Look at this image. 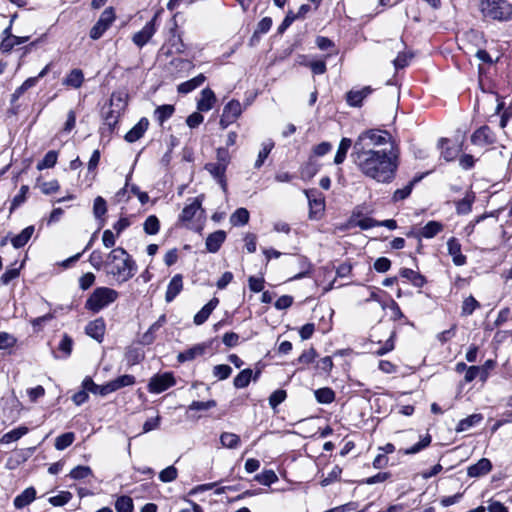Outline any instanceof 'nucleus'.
<instances>
[{
    "mask_svg": "<svg viewBox=\"0 0 512 512\" xmlns=\"http://www.w3.org/2000/svg\"><path fill=\"white\" fill-rule=\"evenodd\" d=\"M226 168L223 163H208L205 169L215 178L222 179L224 177Z\"/></svg>",
    "mask_w": 512,
    "mask_h": 512,
    "instance_id": "50",
    "label": "nucleus"
},
{
    "mask_svg": "<svg viewBox=\"0 0 512 512\" xmlns=\"http://www.w3.org/2000/svg\"><path fill=\"white\" fill-rule=\"evenodd\" d=\"M447 248L456 266H462L466 263V256L461 253V244L456 238L453 237L448 240Z\"/></svg>",
    "mask_w": 512,
    "mask_h": 512,
    "instance_id": "15",
    "label": "nucleus"
},
{
    "mask_svg": "<svg viewBox=\"0 0 512 512\" xmlns=\"http://www.w3.org/2000/svg\"><path fill=\"white\" fill-rule=\"evenodd\" d=\"M110 385L111 392L117 391L123 387L131 386L135 383V377L133 375L125 374L118 378L108 382Z\"/></svg>",
    "mask_w": 512,
    "mask_h": 512,
    "instance_id": "34",
    "label": "nucleus"
},
{
    "mask_svg": "<svg viewBox=\"0 0 512 512\" xmlns=\"http://www.w3.org/2000/svg\"><path fill=\"white\" fill-rule=\"evenodd\" d=\"M115 20L112 8L105 9L96 24L90 30V37L93 40L99 39Z\"/></svg>",
    "mask_w": 512,
    "mask_h": 512,
    "instance_id": "7",
    "label": "nucleus"
},
{
    "mask_svg": "<svg viewBox=\"0 0 512 512\" xmlns=\"http://www.w3.org/2000/svg\"><path fill=\"white\" fill-rule=\"evenodd\" d=\"M255 479L261 483L262 485H270L277 481V476L274 471L272 470H266L262 472L261 474H258Z\"/></svg>",
    "mask_w": 512,
    "mask_h": 512,
    "instance_id": "57",
    "label": "nucleus"
},
{
    "mask_svg": "<svg viewBox=\"0 0 512 512\" xmlns=\"http://www.w3.org/2000/svg\"><path fill=\"white\" fill-rule=\"evenodd\" d=\"M475 201V194L467 192L463 199L456 202V212L461 215L468 214L472 209V204Z\"/></svg>",
    "mask_w": 512,
    "mask_h": 512,
    "instance_id": "28",
    "label": "nucleus"
},
{
    "mask_svg": "<svg viewBox=\"0 0 512 512\" xmlns=\"http://www.w3.org/2000/svg\"><path fill=\"white\" fill-rule=\"evenodd\" d=\"M391 139L390 134L385 130L369 129L360 133L353 144L351 155L377 152L375 148L386 145Z\"/></svg>",
    "mask_w": 512,
    "mask_h": 512,
    "instance_id": "3",
    "label": "nucleus"
},
{
    "mask_svg": "<svg viewBox=\"0 0 512 512\" xmlns=\"http://www.w3.org/2000/svg\"><path fill=\"white\" fill-rule=\"evenodd\" d=\"M28 432V428L25 427V426H20L16 429H13L9 432H7L6 434H4L1 439H0V442L2 444H9L11 442H14V441H17L18 439H20L22 436H24L25 434H27Z\"/></svg>",
    "mask_w": 512,
    "mask_h": 512,
    "instance_id": "36",
    "label": "nucleus"
},
{
    "mask_svg": "<svg viewBox=\"0 0 512 512\" xmlns=\"http://www.w3.org/2000/svg\"><path fill=\"white\" fill-rule=\"evenodd\" d=\"M89 263L96 270H101L103 268L106 270V258H104L103 253L100 250H94L91 252L89 256Z\"/></svg>",
    "mask_w": 512,
    "mask_h": 512,
    "instance_id": "45",
    "label": "nucleus"
},
{
    "mask_svg": "<svg viewBox=\"0 0 512 512\" xmlns=\"http://www.w3.org/2000/svg\"><path fill=\"white\" fill-rule=\"evenodd\" d=\"M16 343L14 336L7 332H0V349L13 347Z\"/></svg>",
    "mask_w": 512,
    "mask_h": 512,
    "instance_id": "63",
    "label": "nucleus"
},
{
    "mask_svg": "<svg viewBox=\"0 0 512 512\" xmlns=\"http://www.w3.org/2000/svg\"><path fill=\"white\" fill-rule=\"evenodd\" d=\"M207 348L208 346L204 343L197 344L185 350L184 352L179 353L177 359L181 363L186 361H192L195 358L202 356L206 352Z\"/></svg>",
    "mask_w": 512,
    "mask_h": 512,
    "instance_id": "17",
    "label": "nucleus"
},
{
    "mask_svg": "<svg viewBox=\"0 0 512 512\" xmlns=\"http://www.w3.org/2000/svg\"><path fill=\"white\" fill-rule=\"evenodd\" d=\"M119 296V293L109 287L96 288L85 302V309L96 314L110 304L114 303Z\"/></svg>",
    "mask_w": 512,
    "mask_h": 512,
    "instance_id": "4",
    "label": "nucleus"
},
{
    "mask_svg": "<svg viewBox=\"0 0 512 512\" xmlns=\"http://www.w3.org/2000/svg\"><path fill=\"white\" fill-rule=\"evenodd\" d=\"M232 373V368L226 364L216 365L213 368V375L219 380L227 379Z\"/></svg>",
    "mask_w": 512,
    "mask_h": 512,
    "instance_id": "55",
    "label": "nucleus"
},
{
    "mask_svg": "<svg viewBox=\"0 0 512 512\" xmlns=\"http://www.w3.org/2000/svg\"><path fill=\"white\" fill-rule=\"evenodd\" d=\"M35 228L33 225L24 228L18 235L11 239V244L14 248L19 249L27 244L31 239Z\"/></svg>",
    "mask_w": 512,
    "mask_h": 512,
    "instance_id": "27",
    "label": "nucleus"
},
{
    "mask_svg": "<svg viewBox=\"0 0 512 512\" xmlns=\"http://www.w3.org/2000/svg\"><path fill=\"white\" fill-rule=\"evenodd\" d=\"M29 40V37L6 36L3 38L0 48L3 52H10L16 45L23 44Z\"/></svg>",
    "mask_w": 512,
    "mask_h": 512,
    "instance_id": "31",
    "label": "nucleus"
},
{
    "mask_svg": "<svg viewBox=\"0 0 512 512\" xmlns=\"http://www.w3.org/2000/svg\"><path fill=\"white\" fill-rule=\"evenodd\" d=\"M84 82V74L81 69L75 68L71 70L63 79L62 84L74 89H78Z\"/></svg>",
    "mask_w": 512,
    "mask_h": 512,
    "instance_id": "21",
    "label": "nucleus"
},
{
    "mask_svg": "<svg viewBox=\"0 0 512 512\" xmlns=\"http://www.w3.org/2000/svg\"><path fill=\"white\" fill-rule=\"evenodd\" d=\"M144 232L148 235H156L160 230V221L155 215L146 218L143 224Z\"/></svg>",
    "mask_w": 512,
    "mask_h": 512,
    "instance_id": "40",
    "label": "nucleus"
},
{
    "mask_svg": "<svg viewBox=\"0 0 512 512\" xmlns=\"http://www.w3.org/2000/svg\"><path fill=\"white\" fill-rule=\"evenodd\" d=\"M274 148V142L272 140H267L262 143V148L258 153V157L255 161L254 167L256 169H259L264 164L265 160L267 159L269 153Z\"/></svg>",
    "mask_w": 512,
    "mask_h": 512,
    "instance_id": "37",
    "label": "nucleus"
},
{
    "mask_svg": "<svg viewBox=\"0 0 512 512\" xmlns=\"http://www.w3.org/2000/svg\"><path fill=\"white\" fill-rule=\"evenodd\" d=\"M351 146H352V141L350 138L344 137L341 139L338 149H337V152H336V155L334 157L335 164L339 165L344 162L347 152L351 148Z\"/></svg>",
    "mask_w": 512,
    "mask_h": 512,
    "instance_id": "33",
    "label": "nucleus"
},
{
    "mask_svg": "<svg viewBox=\"0 0 512 512\" xmlns=\"http://www.w3.org/2000/svg\"><path fill=\"white\" fill-rule=\"evenodd\" d=\"M159 11L154 15V17L145 24V26L135 33L132 37L133 43L138 46L139 48H142L144 45H146L149 40L153 37V35L156 32V20L159 16Z\"/></svg>",
    "mask_w": 512,
    "mask_h": 512,
    "instance_id": "8",
    "label": "nucleus"
},
{
    "mask_svg": "<svg viewBox=\"0 0 512 512\" xmlns=\"http://www.w3.org/2000/svg\"><path fill=\"white\" fill-rule=\"evenodd\" d=\"M105 272L117 282L124 283L135 276L137 264L124 248L117 247L112 249L106 256Z\"/></svg>",
    "mask_w": 512,
    "mask_h": 512,
    "instance_id": "2",
    "label": "nucleus"
},
{
    "mask_svg": "<svg viewBox=\"0 0 512 512\" xmlns=\"http://www.w3.org/2000/svg\"><path fill=\"white\" fill-rule=\"evenodd\" d=\"M315 397L319 403L329 404L334 401L335 393L332 389L324 387L315 391Z\"/></svg>",
    "mask_w": 512,
    "mask_h": 512,
    "instance_id": "46",
    "label": "nucleus"
},
{
    "mask_svg": "<svg viewBox=\"0 0 512 512\" xmlns=\"http://www.w3.org/2000/svg\"><path fill=\"white\" fill-rule=\"evenodd\" d=\"M223 112L228 115L230 118H232V120L236 121L237 118L241 115L242 113V107H241V104L239 101L237 100H231L230 102H228L224 109H223Z\"/></svg>",
    "mask_w": 512,
    "mask_h": 512,
    "instance_id": "42",
    "label": "nucleus"
},
{
    "mask_svg": "<svg viewBox=\"0 0 512 512\" xmlns=\"http://www.w3.org/2000/svg\"><path fill=\"white\" fill-rule=\"evenodd\" d=\"M341 473L342 469L339 466H334L332 470L328 473V475L321 480V486L326 487L332 484L333 482L339 480Z\"/></svg>",
    "mask_w": 512,
    "mask_h": 512,
    "instance_id": "54",
    "label": "nucleus"
},
{
    "mask_svg": "<svg viewBox=\"0 0 512 512\" xmlns=\"http://www.w3.org/2000/svg\"><path fill=\"white\" fill-rule=\"evenodd\" d=\"M105 330L106 325L103 318H97L93 321H90L85 327L86 334L99 343L103 341Z\"/></svg>",
    "mask_w": 512,
    "mask_h": 512,
    "instance_id": "11",
    "label": "nucleus"
},
{
    "mask_svg": "<svg viewBox=\"0 0 512 512\" xmlns=\"http://www.w3.org/2000/svg\"><path fill=\"white\" fill-rule=\"evenodd\" d=\"M360 172L378 183H391L396 176L399 166V151L379 149L377 152H368L351 155Z\"/></svg>",
    "mask_w": 512,
    "mask_h": 512,
    "instance_id": "1",
    "label": "nucleus"
},
{
    "mask_svg": "<svg viewBox=\"0 0 512 512\" xmlns=\"http://www.w3.org/2000/svg\"><path fill=\"white\" fill-rule=\"evenodd\" d=\"M203 198V195H199L195 198L188 199L189 203L186 204L181 214L179 215V221L183 223L190 222L197 215L198 212L202 213L203 210L201 206Z\"/></svg>",
    "mask_w": 512,
    "mask_h": 512,
    "instance_id": "10",
    "label": "nucleus"
},
{
    "mask_svg": "<svg viewBox=\"0 0 512 512\" xmlns=\"http://www.w3.org/2000/svg\"><path fill=\"white\" fill-rule=\"evenodd\" d=\"M38 187L43 194L51 195L59 191L60 184L57 180H51L38 183Z\"/></svg>",
    "mask_w": 512,
    "mask_h": 512,
    "instance_id": "49",
    "label": "nucleus"
},
{
    "mask_svg": "<svg viewBox=\"0 0 512 512\" xmlns=\"http://www.w3.org/2000/svg\"><path fill=\"white\" fill-rule=\"evenodd\" d=\"M72 498V494L68 491H61L58 495L50 497L49 503L53 506H63Z\"/></svg>",
    "mask_w": 512,
    "mask_h": 512,
    "instance_id": "52",
    "label": "nucleus"
},
{
    "mask_svg": "<svg viewBox=\"0 0 512 512\" xmlns=\"http://www.w3.org/2000/svg\"><path fill=\"white\" fill-rule=\"evenodd\" d=\"M439 147L441 148V156L446 161H453L461 152V145L451 144L447 138L439 140Z\"/></svg>",
    "mask_w": 512,
    "mask_h": 512,
    "instance_id": "12",
    "label": "nucleus"
},
{
    "mask_svg": "<svg viewBox=\"0 0 512 512\" xmlns=\"http://www.w3.org/2000/svg\"><path fill=\"white\" fill-rule=\"evenodd\" d=\"M391 267V261L386 257H380L374 262V269L377 272H387Z\"/></svg>",
    "mask_w": 512,
    "mask_h": 512,
    "instance_id": "64",
    "label": "nucleus"
},
{
    "mask_svg": "<svg viewBox=\"0 0 512 512\" xmlns=\"http://www.w3.org/2000/svg\"><path fill=\"white\" fill-rule=\"evenodd\" d=\"M443 230V224L438 221H429L422 229L420 230V236L430 239L436 236Z\"/></svg>",
    "mask_w": 512,
    "mask_h": 512,
    "instance_id": "32",
    "label": "nucleus"
},
{
    "mask_svg": "<svg viewBox=\"0 0 512 512\" xmlns=\"http://www.w3.org/2000/svg\"><path fill=\"white\" fill-rule=\"evenodd\" d=\"M215 102L216 97L214 92L209 88H205L201 92V98L197 103V109L201 112H207L213 108Z\"/></svg>",
    "mask_w": 512,
    "mask_h": 512,
    "instance_id": "20",
    "label": "nucleus"
},
{
    "mask_svg": "<svg viewBox=\"0 0 512 512\" xmlns=\"http://www.w3.org/2000/svg\"><path fill=\"white\" fill-rule=\"evenodd\" d=\"M483 420V416L481 414H472L465 419L459 421L456 432H464L469 428L479 424Z\"/></svg>",
    "mask_w": 512,
    "mask_h": 512,
    "instance_id": "35",
    "label": "nucleus"
},
{
    "mask_svg": "<svg viewBox=\"0 0 512 512\" xmlns=\"http://www.w3.org/2000/svg\"><path fill=\"white\" fill-rule=\"evenodd\" d=\"M92 475V470L89 466H77L73 468L69 474L72 479L80 480Z\"/></svg>",
    "mask_w": 512,
    "mask_h": 512,
    "instance_id": "51",
    "label": "nucleus"
},
{
    "mask_svg": "<svg viewBox=\"0 0 512 512\" xmlns=\"http://www.w3.org/2000/svg\"><path fill=\"white\" fill-rule=\"evenodd\" d=\"M492 469V464L489 459L481 458L476 464L468 467L467 474L470 477H480L489 473Z\"/></svg>",
    "mask_w": 512,
    "mask_h": 512,
    "instance_id": "19",
    "label": "nucleus"
},
{
    "mask_svg": "<svg viewBox=\"0 0 512 512\" xmlns=\"http://www.w3.org/2000/svg\"><path fill=\"white\" fill-rule=\"evenodd\" d=\"M249 212L246 208H238L231 216L230 223L234 226L245 225L249 221Z\"/></svg>",
    "mask_w": 512,
    "mask_h": 512,
    "instance_id": "38",
    "label": "nucleus"
},
{
    "mask_svg": "<svg viewBox=\"0 0 512 512\" xmlns=\"http://www.w3.org/2000/svg\"><path fill=\"white\" fill-rule=\"evenodd\" d=\"M400 275L401 277L409 280L415 287L418 288L423 287L424 284L426 283L424 276L409 268L401 269Z\"/></svg>",
    "mask_w": 512,
    "mask_h": 512,
    "instance_id": "29",
    "label": "nucleus"
},
{
    "mask_svg": "<svg viewBox=\"0 0 512 512\" xmlns=\"http://www.w3.org/2000/svg\"><path fill=\"white\" fill-rule=\"evenodd\" d=\"M259 375L260 371H257L253 377V372L251 369H244L234 378V386L238 389L245 388L249 385L252 378L254 381H256Z\"/></svg>",
    "mask_w": 512,
    "mask_h": 512,
    "instance_id": "24",
    "label": "nucleus"
},
{
    "mask_svg": "<svg viewBox=\"0 0 512 512\" xmlns=\"http://www.w3.org/2000/svg\"><path fill=\"white\" fill-rule=\"evenodd\" d=\"M35 496L36 490L33 487H28L21 494L15 497L14 506L17 509L24 508L35 499Z\"/></svg>",
    "mask_w": 512,
    "mask_h": 512,
    "instance_id": "25",
    "label": "nucleus"
},
{
    "mask_svg": "<svg viewBox=\"0 0 512 512\" xmlns=\"http://www.w3.org/2000/svg\"><path fill=\"white\" fill-rule=\"evenodd\" d=\"M178 471L174 466H168L159 473V479L162 482H172L177 478Z\"/></svg>",
    "mask_w": 512,
    "mask_h": 512,
    "instance_id": "56",
    "label": "nucleus"
},
{
    "mask_svg": "<svg viewBox=\"0 0 512 512\" xmlns=\"http://www.w3.org/2000/svg\"><path fill=\"white\" fill-rule=\"evenodd\" d=\"M286 391L282 389H278L274 391L269 397V405L275 409L279 404H281L286 399Z\"/></svg>",
    "mask_w": 512,
    "mask_h": 512,
    "instance_id": "61",
    "label": "nucleus"
},
{
    "mask_svg": "<svg viewBox=\"0 0 512 512\" xmlns=\"http://www.w3.org/2000/svg\"><path fill=\"white\" fill-rule=\"evenodd\" d=\"M75 440V434L73 432H66L55 439V448L57 450H64L69 447Z\"/></svg>",
    "mask_w": 512,
    "mask_h": 512,
    "instance_id": "44",
    "label": "nucleus"
},
{
    "mask_svg": "<svg viewBox=\"0 0 512 512\" xmlns=\"http://www.w3.org/2000/svg\"><path fill=\"white\" fill-rule=\"evenodd\" d=\"M480 8L484 17L498 21L512 19V4L507 0H482Z\"/></svg>",
    "mask_w": 512,
    "mask_h": 512,
    "instance_id": "5",
    "label": "nucleus"
},
{
    "mask_svg": "<svg viewBox=\"0 0 512 512\" xmlns=\"http://www.w3.org/2000/svg\"><path fill=\"white\" fill-rule=\"evenodd\" d=\"M28 190L29 188L27 185L21 186L19 193L13 198L11 202L10 211L15 210L17 207H19L22 203L25 202Z\"/></svg>",
    "mask_w": 512,
    "mask_h": 512,
    "instance_id": "58",
    "label": "nucleus"
},
{
    "mask_svg": "<svg viewBox=\"0 0 512 512\" xmlns=\"http://www.w3.org/2000/svg\"><path fill=\"white\" fill-rule=\"evenodd\" d=\"M106 212H107L106 201L101 196L96 197L94 200V204H93V214H94L95 218H97V219L101 218L103 215H105Z\"/></svg>",
    "mask_w": 512,
    "mask_h": 512,
    "instance_id": "53",
    "label": "nucleus"
},
{
    "mask_svg": "<svg viewBox=\"0 0 512 512\" xmlns=\"http://www.w3.org/2000/svg\"><path fill=\"white\" fill-rule=\"evenodd\" d=\"M183 290V276L181 274H176L170 280L166 294L165 300L166 302H172L176 296Z\"/></svg>",
    "mask_w": 512,
    "mask_h": 512,
    "instance_id": "14",
    "label": "nucleus"
},
{
    "mask_svg": "<svg viewBox=\"0 0 512 512\" xmlns=\"http://www.w3.org/2000/svg\"><path fill=\"white\" fill-rule=\"evenodd\" d=\"M175 383V378L170 372L156 374L150 379L148 383V390L150 393L159 394L174 386Z\"/></svg>",
    "mask_w": 512,
    "mask_h": 512,
    "instance_id": "6",
    "label": "nucleus"
},
{
    "mask_svg": "<svg viewBox=\"0 0 512 512\" xmlns=\"http://www.w3.org/2000/svg\"><path fill=\"white\" fill-rule=\"evenodd\" d=\"M479 307L480 303L473 296H468L462 303L461 314L469 316Z\"/></svg>",
    "mask_w": 512,
    "mask_h": 512,
    "instance_id": "48",
    "label": "nucleus"
},
{
    "mask_svg": "<svg viewBox=\"0 0 512 512\" xmlns=\"http://www.w3.org/2000/svg\"><path fill=\"white\" fill-rule=\"evenodd\" d=\"M82 386L88 392H91L93 394H98L101 396H106V395L112 393L109 383H106L105 385H97L89 377H87L83 380Z\"/></svg>",
    "mask_w": 512,
    "mask_h": 512,
    "instance_id": "23",
    "label": "nucleus"
},
{
    "mask_svg": "<svg viewBox=\"0 0 512 512\" xmlns=\"http://www.w3.org/2000/svg\"><path fill=\"white\" fill-rule=\"evenodd\" d=\"M115 509L117 512H133L134 504L130 496H120L115 502Z\"/></svg>",
    "mask_w": 512,
    "mask_h": 512,
    "instance_id": "39",
    "label": "nucleus"
},
{
    "mask_svg": "<svg viewBox=\"0 0 512 512\" xmlns=\"http://www.w3.org/2000/svg\"><path fill=\"white\" fill-rule=\"evenodd\" d=\"M497 138L495 133L488 126H482L475 130L471 135L472 144L480 147H484L487 145H493L496 143Z\"/></svg>",
    "mask_w": 512,
    "mask_h": 512,
    "instance_id": "9",
    "label": "nucleus"
},
{
    "mask_svg": "<svg viewBox=\"0 0 512 512\" xmlns=\"http://www.w3.org/2000/svg\"><path fill=\"white\" fill-rule=\"evenodd\" d=\"M413 185H414V181H411L405 187H403L401 189H397L393 193V197H392L393 201L397 202V201H401V200L406 199L411 194L412 189H413Z\"/></svg>",
    "mask_w": 512,
    "mask_h": 512,
    "instance_id": "60",
    "label": "nucleus"
},
{
    "mask_svg": "<svg viewBox=\"0 0 512 512\" xmlns=\"http://www.w3.org/2000/svg\"><path fill=\"white\" fill-rule=\"evenodd\" d=\"M310 206V215L324 210V199L317 191H305Z\"/></svg>",
    "mask_w": 512,
    "mask_h": 512,
    "instance_id": "26",
    "label": "nucleus"
},
{
    "mask_svg": "<svg viewBox=\"0 0 512 512\" xmlns=\"http://www.w3.org/2000/svg\"><path fill=\"white\" fill-rule=\"evenodd\" d=\"M174 111L173 105L166 104L157 107L154 114L157 121L162 124L173 115Z\"/></svg>",
    "mask_w": 512,
    "mask_h": 512,
    "instance_id": "41",
    "label": "nucleus"
},
{
    "mask_svg": "<svg viewBox=\"0 0 512 512\" xmlns=\"http://www.w3.org/2000/svg\"><path fill=\"white\" fill-rule=\"evenodd\" d=\"M149 121L147 118H141L139 122L132 127L125 135V140L129 143L139 140L148 129Z\"/></svg>",
    "mask_w": 512,
    "mask_h": 512,
    "instance_id": "16",
    "label": "nucleus"
},
{
    "mask_svg": "<svg viewBox=\"0 0 512 512\" xmlns=\"http://www.w3.org/2000/svg\"><path fill=\"white\" fill-rule=\"evenodd\" d=\"M220 442L222 446L234 449L237 448L240 444V438L237 434L230 433V432H224L220 436Z\"/></svg>",
    "mask_w": 512,
    "mask_h": 512,
    "instance_id": "43",
    "label": "nucleus"
},
{
    "mask_svg": "<svg viewBox=\"0 0 512 512\" xmlns=\"http://www.w3.org/2000/svg\"><path fill=\"white\" fill-rule=\"evenodd\" d=\"M219 303L218 298L214 297L212 298L206 305L203 306V308L194 316V323L196 325L203 324L212 311L217 307Z\"/></svg>",
    "mask_w": 512,
    "mask_h": 512,
    "instance_id": "22",
    "label": "nucleus"
},
{
    "mask_svg": "<svg viewBox=\"0 0 512 512\" xmlns=\"http://www.w3.org/2000/svg\"><path fill=\"white\" fill-rule=\"evenodd\" d=\"M226 233L222 230H218L214 233H211L205 242L206 249L211 253H216L223 242L225 241Z\"/></svg>",
    "mask_w": 512,
    "mask_h": 512,
    "instance_id": "18",
    "label": "nucleus"
},
{
    "mask_svg": "<svg viewBox=\"0 0 512 512\" xmlns=\"http://www.w3.org/2000/svg\"><path fill=\"white\" fill-rule=\"evenodd\" d=\"M205 80V76L203 74H199L198 76L181 83L177 90L179 93L187 94L202 85Z\"/></svg>",
    "mask_w": 512,
    "mask_h": 512,
    "instance_id": "30",
    "label": "nucleus"
},
{
    "mask_svg": "<svg viewBox=\"0 0 512 512\" xmlns=\"http://www.w3.org/2000/svg\"><path fill=\"white\" fill-rule=\"evenodd\" d=\"M58 158V153L54 150L48 151L44 158L37 164L38 170L52 168L55 166Z\"/></svg>",
    "mask_w": 512,
    "mask_h": 512,
    "instance_id": "47",
    "label": "nucleus"
},
{
    "mask_svg": "<svg viewBox=\"0 0 512 512\" xmlns=\"http://www.w3.org/2000/svg\"><path fill=\"white\" fill-rule=\"evenodd\" d=\"M370 86H365L360 90H351L346 95L347 103L352 107H360L363 100L372 93Z\"/></svg>",
    "mask_w": 512,
    "mask_h": 512,
    "instance_id": "13",
    "label": "nucleus"
},
{
    "mask_svg": "<svg viewBox=\"0 0 512 512\" xmlns=\"http://www.w3.org/2000/svg\"><path fill=\"white\" fill-rule=\"evenodd\" d=\"M72 346L73 340L68 335H64L58 348L64 353V357H68L71 354Z\"/></svg>",
    "mask_w": 512,
    "mask_h": 512,
    "instance_id": "62",
    "label": "nucleus"
},
{
    "mask_svg": "<svg viewBox=\"0 0 512 512\" xmlns=\"http://www.w3.org/2000/svg\"><path fill=\"white\" fill-rule=\"evenodd\" d=\"M430 443H431V436L427 434L418 443H416L415 445H413L409 449H406L405 450V454L409 455V454L418 453L422 449H424L427 446H429Z\"/></svg>",
    "mask_w": 512,
    "mask_h": 512,
    "instance_id": "59",
    "label": "nucleus"
}]
</instances>
